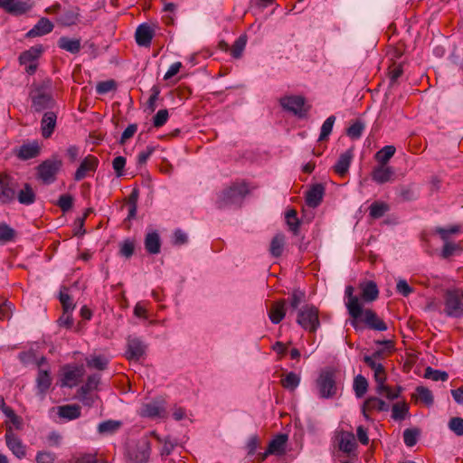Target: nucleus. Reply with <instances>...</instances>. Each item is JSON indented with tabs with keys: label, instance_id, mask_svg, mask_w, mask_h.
Instances as JSON below:
<instances>
[{
	"label": "nucleus",
	"instance_id": "36",
	"mask_svg": "<svg viewBox=\"0 0 463 463\" xmlns=\"http://www.w3.org/2000/svg\"><path fill=\"white\" fill-rule=\"evenodd\" d=\"M286 315L285 301L275 302L272 304L269 317L273 324H279Z\"/></svg>",
	"mask_w": 463,
	"mask_h": 463
},
{
	"label": "nucleus",
	"instance_id": "46",
	"mask_svg": "<svg viewBox=\"0 0 463 463\" xmlns=\"http://www.w3.org/2000/svg\"><path fill=\"white\" fill-rule=\"evenodd\" d=\"M156 438L157 439V440L163 444L162 446V449H161V455L162 456H168L172 453V451L174 450L176 443L175 441H174L170 437H165V438H161L160 436L158 435H155Z\"/></svg>",
	"mask_w": 463,
	"mask_h": 463
},
{
	"label": "nucleus",
	"instance_id": "45",
	"mask_svg": "<svg viewBox=\"0 0 463 463\" xmlns=\"http://www.w3.org/2000/svg\"><path fill=\"white\" fill-rule=\"evenodd\" d=\"M409 411V406L406 402H397L392 405V417L396 420L405 419Z\"/></svg>",
	"mask_w": 463,
	"mask_h": 463
},
{
	"label": "nucleus",
	"instance_id": "19",
	"mask_svg": "<svg viewBox=\"0 0 463 463\" xmlns=\"http://www.w3.org/2000/svg\"><path fill=\"white\" fill-rule=\"evenodd\" d=\"M338 448L341 451L350 454L356 449L354 435L349 431H341L337 436Z\"/></svg>",
	"mask_w": 463,
	"mask_h": 463
},
{
	"label": "nucleus",
	"instance_id": "58",
	"mask_svg": "<svg viewBox=\"0 0 463 463\" xmlns=\"http://www.w3.org/2000/svg\"><path fill=\"white\" fill-rule=\"evenodd\" d=\"M396 290L399 294H401L403 297H408L414 291L413 288H411L408 284V282L403 279H399L397 280Z\"/></svg>",
	"mask_w": 463,
	"mask_h": 463
},
{
	"label": "nucleus",
	"instance_id": "28",
	"mask_svg": "<svg viewBox=\"0 0 463 463\" xmlns=\"http://www.w3.org/2000/svg\"><path fill=\"white\" fill-rule=\"evenodd\" d=\"M145 249L150 254H157L161 249V240L159 234L155 232H148L145 238Z\"/></svg>",
	"mask_w": 463,
	"mask_h": 463
},
{
	"label": "nucleus",
	"instance_id": "15",
	"mask_svg": "<svg viewBox=\"0 0 463 463\" xmlns=\"http://www.w3.org/2000/svg\"><path fill=\"white\" fill-rule=\"evenodd\" d=\"M15 185L7 175H0V203H11L15 199Z\"/></svg>",
	"mask_w": 463,
	"mask_h": 463
},
{
	"label": "nucleus",
	"instance_id": "24",
	"mask_svg": "<svg viewBox=\"0 0 463 463\" xmlns=\"http://www.w3.org/2000/svg\"><path fill=\"white\" fill-rule=\"evenodd\" d=\"M354 157V153L352 149H348L342 153L334 165V170L339 175H344L348 172L351 162Z\"/></svg>",
	"mask_w": 463,
	"mask_h": 463
},
{
	"label": "nucleus",
	"instance_id": "43",
	"mask_svg": "<svg viewBox=\"0 0 463 463\" xmlns=\"http://www.w3.org/2000/svg\"><path fill=\"white\" fill-rule=\"evenodd\" d=\"M246 43H247L246 35H244V34L241 35L232 44V46L231 48V55L235 59L241 58L242 55V52L245 49Z\"/></svg>",
	"mask_w": 463,
	"mask_h": 463
},
{
	"label": "nucleus",
	"instance_id": "57",
	"mask_svg": "<svg viewBox=\"0 0 463 463\" xmlns=\"http://www.w3.org/2000/svg\"><path fill=\"white\" fill-rule=\"evenodd\" d=\"M419 432L413 429H406L403 431V440L406 446L412 447L417 443Z\"/></svg>",
	"mask_w": 463,
	"mask_h": 463
},
{
	"label": "nucleus",
	"instance_id": "59",
	"mask_svg": "<svg viewBox=\"0 0 463 463\" xmlns=\"http://www.w3.org/2000/svg\"><path fill=\"white\" fill-rule=\"evenodd\" d=\"M60 301L62 304L63 309L65 313L72 311L74 308V305L70 295L66 290L60 292Z\"/></svg>",
	"mask_w": 463,
	"mask_h": 463
},
{
	"label": "nucleus",
	"instance_id": "53",
	"mask_svg": "<svg viewBox=\"0 0 463 463\" xmlns=\"http://www.w3.org/2000/svg\"><path fill=\"white\" fill-rule=\"evenodd\" d=\"M116 89V82L112 80L100 81L96 86V91L98 94H107Z\"/></svg>",
	"mask_w": 463,
	"mask_h": 463
},
{
	"label": "nucleus",
	"instance_id": "2",
	"mask_svg": "<svg viewBox=\"0 0 463 463\" xmlns=\"http://www.w3.org/2000/svg\"><path fill=\"white\" fill-rule=\"evenodd\" d=\"M443 313L452 318L463 317V289L449 288L443 295Z\"/></svg>",
	"mask_w": 463,
	"mask_h": 463
},
{
	"label": "nucleus",
	"instance_id": "33",
	"mask_svg": "<svg viewBox=\"0 0 463 463\" xmlns=\"http://www.w3.org/2000/svg\"><path fill=\"white\" fill-rule=\"evenodd\" d=\"M288 441V436L286 434H279L273 439L270 440L268 447V453L273 455H281L285 452V447Z\"/></svg>",
	"mask_w": 463,
	"mask_h": 463
},
{
	"label": "nucleus",
	"instance_id": "54",
	"mask_svg": "<svg viewBox=\"0 0 463 463\" xmlns=\"http://www.w3.org/2000/svg\"><path fill=\"white\" fill-rule=\"evenodd\" d=\"M446 279L445 278H439L438 276L431 277V278H426L423 280H419L418 282L420 284L425 285L426 287L438 288L443 286Z\"/></svg>",
	"mask_w": 463,
	"mask_h": 463
},
{
	"label": "nucleus",
	"instance_id": "61",
	"mask_svg": "<svg viewBox=\"0 0 463 463\" xmlns=\"http://www.w3.org/2000/svg\"><path fill=\"white\" fill-rule=\"evenodd\" d=\"M125 165H126V158L124 156H118L113 159L112 166L116 173V175L118 177H120L123 175V169H124Z\"/></svg>",
	"mask_w": 463,
	"mask_h": 463
},
{
	"label": "nucleus",
	"instance_id": "40",
	"mask_svg": "<svg viewBox=\"0 0 463 463\" xmlns=\"http://www.w3.org/2000/svg\"><path fill=\"white\" fill-rule=\"evenodd\" d=\"M285 246V236L283 234H277L273 237L270 242L269 251L273 257L281 256Z\"/></svg>",
	"mask_w": 463,
	"mask_h": 463
},
{
	"label": "nucleus",
	"instance_id": "8",
	"mask_svg": "<svg viewBox=\"0 0 463 463\" xmlns=\"http://www.w3.org/2000/svg\"><path fill=\"white\" fill-rule=\"evenodd\" d=\"M62 165V162L57 158H52L43 161L38 167V177L44 184H52L55 181V176Z\"/></svg>",
	"mask_w": 463,
	"mask_h": 463
},
{
	"label": "nucleus",
	"instance_id": "34",
	"mask_svg": "<svg viewBox=\"0 0 463 463\" xmlns=\"http://www.w3.org/2000/svg\"><path fill=\"white\" fill-rule=\"evenodd\" d=\"M300 381L301 376L299 373L289 372L281 377L280 383L286 390L293 392L298 387Z\"/></svg>",
	"mask_w": 463,
	"mask_h": 463
},
{
	"label": "nucleus",
	"instance_id": "5",
	"mask_svg": "<svg viewBox=\"0 0 463 463\" xmlns=\"http://www.w3.org/2000/svg\"><path fill=\"white\" fill-rule=\"evenodd\" d=\"M298 324L307 331L316 332L320 326L318 309L311 305H307L298 313Z\"/></svg>",
	"mask_w": 463,
	"mask_h": 463
},
{
	"label": "nucleus",
	"instance_id": "37",
	"mask_svg": "<svg viewBox=\"0 0 463 463\" xmlns=\"http://www.w3.org/2000/svg\"><path fill=\"white\" fill-rule=\"evenodd\" d=\"M122 426L120 420H108L98 425V432L101 435H112L116 433Z\"/></svg>",
	"mask_w": 463,
	"mask_h": 463
},
{
	"label": "nucleus",
	"instance_id": "23",
	"mask_svg": "<svg viewBox=\"0 0 463 463\" xmlns=\"http://www.w3.org/2000/svg\"><path fill=\"white\" fill-rule=\"evenodd\" d=\"M52 384V377L48 370L39 369L36 377L37 394L43 398Z\"/></svg>",
	"mask_w": 463,
	"mask_h": 463
},
{
	"label": "nucleus",
	"instance_id": "39",
	"mask_svg": "<svg viewBox=\"0 0 463 463\" xmlns=\"http://www.w3.org/2000/svg\"><path fill=\"white\" fill-rule=\"evenodd\" d=\"M39 151L40 147L36 142L24 144L20 147L18 156L23 159H30L37 156Z\"/></svg>",
	"mask_w": 463,
	"mask_h": 463
},
{
	"label": "nucleus",
	"instance_id": "26",
	"mask_svg": "<svg viewBox=\"0 0 463 463\" xmlns=\"http://www.w3.org/2000/svg\"><path fill=\"white\" fill-rule=\"evenodd\" d=\"M362 410L364 418L368 419L366 411H387L389 404L377 397H369L364 401Z\"/></svg>",
	"mask_w": 463,
	"mask_h": 463
},
{
	"label": "nucleus",
	"instance_id": "63",
	"mask_svg": "<svg viewBox=\"0 0 463 463\" xmlns=\"http://www.w3.org/2000/svg\"><path fill=\"white\" fill-rule=\"evenodd\" d=\"M73 203L72 196L70 194H62L58 200V205L62 212H68Z\"/></svg>",
	"mask_w": 463,
	"mask_h": 463
},
{
	"label": "nucleus",
	"instance_id": "14",
	"mask_svg": "<svg viewBox=\"0 0 463 463\" xmlns=\"http://www.w3.org/2000/svg\"><path fill=\"white\" fill-rule=\"evenodd\" d=\"M146 351V345L138 337L129 336L128 338V348L126 357L129 361H138Z\"/></svg>",
	"mask_w": 463,
	"mask_h": 463
},
{
	"label": "nucleus",
	"instance_id": "12",
	"mask_svg": "<svg viewBox=\"0 0 463 463\" xmlns=\"http://www.w3.org/2000/svg\"><path fill=\"white\" fill-rule=\"evenodd\" d=\"M354 288L352 286H347L345 288V297L347 298V301L345 303L349 315L353 317L351 321V325L354 327H356V320L361 317V303L358 297L354 295Z\"/></svg>",
	"mask_w": 463,
	"mask_h": 463
},
{
	"label": "nucleus",
	"instance_id": "17",
	"mask_svg": "<svg viewBox=\"0 0 463 463\" xmlns=\"http://www.w3.org/2000/svg\"><path fill=\"white\" fill-rule=\"evenodd\" d=\"M154 35L155 30L149 24H142L137 28L135 38L137 45L148 47L151 44Z\"/></svg>",
	"mask_w": 463,
	"mask_h": 463
},
{
	"label": "nucleus",
	"instance_id": "38",
	"mask_svg": "<svg viewBox=\"0 0 463 463\" xmlns=\"http://www.w3.org/2000/svg\"><path fill=\"white\" fill-rule=\"evenodd\" d=\"M395 151L396 148L394 146H384L375 154L374 158L379 164L387 165L389 160L394 156Z\"/></svg>",
	"mask_w": 463,
	"mask_h": 463
},
{
	"label": "nucleus",
	"instance_id": "16",
	"mask_svg": "<svg viewBox=\"0 0 463 463\" xmlns=\"http://www.w3.org/2000/svg\"><path fill=\"white\" fill-rule=\"evenodd\" d=\"M151 447L147 439H143L138 442L137 447L130 453V458L135 463H146L150 457Z\"/></svg>",
	"mask_w": 463,
	"mask_h": 463
},
{
	"label": "nucleus",
	"instance_id": "41",
	"mask_svg": "<svg viewBox=\"0 0 463 463\" xmlns=\"http://www.w3.org/2000/svg\"><path fill=\"white\" fill-rule=\"evenodd\" d=\"M16 236V232L5 222H0V243L5 244L13 241Z\"/></svg>",
	"mask_w": 463,
	"mask_h": 463
},
{
	"label": "nucleus",
	"instance_id": "55",
	"mask_svg": "<svg viewBox=\"0 0 463 463\" xmlns=\"http://www.w3.org/2000/svg\"><path fill=\"white\" fill-rule=\"evenodd\" d=\"M13 311V305L11 302L0 298V319L10 318Z\"/></svg>",
	"mask_w": 463,
	"mask_h": 463
},
{
	"label": "nucleus",
	"instance_id": "64",
	"mask_svg": "<svg viewBox=\"0 0 463 463\" xmlns=\"http://www.w3.org/2000/svg\"><path fill=\"white\" fill-rule=\"evenodd\" d=\"M100 376L99 374H93L89 376L87 383L81 387L84 392L96 389L99 383Z\"/></svg>",
	"mask_w": 463,
	"mask_h": 463
},
{
	"label": "nucleus",
	"instance_id": "25",
	"mask_svg": "<svg viewBox=\"0 0 463 463\" xmlns=\"http://www.w3.org/2000/svg\"><path fill=\"white\" fill-rule=\"evenodd\" d=\"M58 47L63 51H66L71 54H77L81 49V42L79 38H70L67 36H61L58 40Z\"/></svg>",
	"mask_w": 463,
	"mask_h": 463
},
{
	"label": "nucleus",
	"instance_id": "50",
	"mask_svg": "<svg viewBox=\"0 0 463 463\" xmlns=\"http://www.w3.org/2000/svg\"><path fill=\"white\" fill-rule=\"evenodd\" d=\"M365 128L364 124L360 121L356 120L354 123H353L347 129V135L352 139H358L361 137L364 130Z\"/></svg>",
	"mask_w": 463,
	"mask_h": 463
},
{
	"label": "nucleus",
	"instance_id": "48",
	"mask_svg": "<svg viewBox=\"0 0 463 463\" xmlns=\"http://www.w3.org/2000/svg\"><path fill=\"white\" fill-rule=\"evenodd\" d=\"M389 210L388 205L382 202H374L370 206V215L378 219L383 216V214Z\"/></svg>",
	"mask_w": 463,
	"mask_h": 463
},
{
	"label": "nucleus",
	"instance_id": "44",
	"mask_svg": "<svg viewBox=\"0 0 463 463\" xmlns=\"http://www.w3.org/2000/svg\"><path fill=\"white\" fill-rule=\"evenodd\" d=\"M415 396L427 406H431L433 404L434 399L432 392L424 386H419L416 388Z\"/></svg>",
	"mask_w": 463,
	"mask_h": 463
},
{
	"label": "nucleus",
	"instance_id": "1",
	"mask_svg": "<svg viewBox=\"0 0 463 463\" xmlns=\"http://www.w3.org/2000/svg\"><path fill=\"white\" fill-rule=\"evenodd\" d=\"M364 361L373 371L377 392L385 396L389 400L398 398L402 388L398 387L396 391H393L385 384L386 375L383 365L381 363L374 361L373 357H369V355H365L364 357Z\"/></svg>",
	"mask_w": 463,
	"mask_h": 463
},
{
	"label": "nucleus",
	"instance_id": "56",
	"mask_svg": "<svg viewBox=\"0 0 463 463\" xmlns=\"http://www.w3.org/2000/svg\"><path fill=\"white\" fill-rule=\"evenodd\" d=\"M449 428L456 435L462 436L463 435V419L460 417L452 418L449 422Z\"/></svg>",
	"mask_w": 463,
	"mask_h": 463
},
{
	"label": "nucleus",
	"instance_id": "49",
	"mask_svg": "<svg viewBox=\"0 0 463 463\" xmlns=\"http://www.w3.org/2000/svg\"><path fill=\"white\" fill-rule=\"evenodd\" d=\"M424 376L428 379H430L432 381L438 382H445L449 378V374L440 370L432 369L431 367H428L425 371Z\"/></svg>",
	"mask_w": 463,
	"mask_h": 463
},
{
	"label": "nucleus",
	"instance_id": "21",
	"mask_svg": "<svg viewBox=\"0 0 463 463\" xmlns=\"http://www.w3.org/2000/svg\"><path fill=\"white\" fill-rule=\"evenodd\" d=\"M394 175V171L387 165H381L375 166L372 173V179L377 184H384L391 181Z\"/></svg>",
	"mask_w": 463,
	"mask_h": 463
},
{
	"label": "nucleus",
	"instance_id": "35",
	"mask_svg": "<svg viewBox=\"0 0 463 463\" xmlns=\"http://www.w3.org/2000/svg\"><path fill=\"white\" fill-rule=\"evenodd\" d=\"M36 195L29 184H24L17 193V200L21 204L31 205L35 202Z\"/></svg>",
	"mask_w": 463,
	"mask_h": 463
},
{
	"label": "nucleus",
	"instance_id": "27",
	"mask_svg": "<svg viewBox=\"0 0 463 463\" xmlns=\"http://www.w3.org/2000/svg\"><path fill=\"white\" fill-rule=\"evenodd\" d=\"M53 24L47 18H41L37 24L26 33L27 37L43 36L51 33Z\"/></svg>",
	"mask_w": 463,
	"mask_h": 463
},
{
	"label": "nucleus",
	"instance_id": "22",
	"mask_svg": "<svg viewBox=\"0 0 463 463\" xmlns=\"http://www.w3.org/2000/svg\"><path fill=\"white\" fill-rule=\"evenodd\" d=\"M57 116L52 111H48L43 114V117L41 120V130L42 136L44 138H49L56 127Z\"/></svg>",
	"mask_w": 463,
	"mask_h": 463
},
{
	"label": "nucleus",
	"instance_id": "60",
	"mask_svg": "<svg viewBox=\"0 0 463 463\" xmlns=\"http://www.w3.org/2000/svg\"><path fill=\"white\" fill-rule=\"evenodd\" d=\"M55 458V454L50 451H39L35 457L37 463H54Z\"/></svg>",
	"mask_w": 463,
	"mask_h": 463
},
{
	"label": "nucleus",
	"instance_id": "42",
	"mask_svg": "<svg viewBox=\"0 0 463 463\" xmlns=\"http://www.w3.org/2000/svg\"><path fill=\"white\" fill-rule=\"evenodd\" d=\"M368 382L365 377L358 374L354 380V391L357 398H362L367 392Z\"/></svg>",
	"mask_w": 463,
	"mask_h": 463
},
{
	"label": "nucleus",
	"instance_id": "6",
	"mask_svg": "<svg viewBox=\"0 0 463 463\" xmlns=\"http://www.w3.org/2000/svg\"><path fill=\"white\" fill-rule=\"evenodd\" d=\"M318 395L323 399H330L335 396L337 388L335 373L332 371H322L317 379Z\"/></svg>",
	"mask_w": 463,
	"mask_h": 463
},
{
	"label": "nucleus",
	"instance_id": "31",
	"mask_svg": "<svg viewBox=\"0 0 463 463\" xmlns=\"http://www.w3.org/2000/svg\"><path fill=\"white\" fill-rule=\"evenodd\" d=\"M324 195V187L321 184L313 186L306 195V203L309 207H317Z\"/></svg>",
	"mask_w": 463,
	"mask_h": 463
},
{
	"label": "nucleus",
	"instance_id": "47",
	"mask_svg": "<svg viewBox=\"0 0 463 463\" xmlns=\"http://www.w3.org/2000/svg\"><path fill=\"white\" fill-rule=\"evenodd\" d=\"M335 121V116H330L324 121V123L321 127V131H320V135H319V138H318L319 141H323L329 137V135L332 132Z\"/></svg>",
	"mask_w": 463,
	"mask_h": 463
},
{
	"label": "nucleus",
	"instance_id": "20",
	"mask_svg": "<svg viewBox=\"0 0 463 463\" xmlns=\"http://www.w3.org/2000/svg\"><path fill=\"white\" fill-rule=\"evenodd\" d=\"M0 8L10 14H21L30 9V5L19 0H0Z\"/></svg>",
	"mask_w": 463,
	"mask_h": 463
},
{
	"label": "nucleus",
	"instance_id": "52",
	"mask_svg": "<svg viewBox=\"0 0 463 463\" xmlns=\"http://www.w3.org/2000/svg\"><path fill=\"white\" fill-rule=\"evenodd\" d=\"M108 362L109 361L106 357L101 355H96L87 360V365L89 367L95 368L98 370H103L106 368Z\"/></svg>",
	"mask_w": 463,
	"mask_h": 463
},
{
	"label": "nucleus",
	"instance_id": "3",
	"mask_svg": "<svg viewBox=\"0 0 463 463\" xmlns=\"http://www.w3.org/2000/svg\"><path fill=\"white\" fill-rule=\"evenodd\" d=\"M50 81L43 82L41 85L34 87L30 97L32 99V108L40 112L42 110L52 109L54 105V99L51 93Z\"/></svg>",
	"mask_w": 463,
	"mask_h": 463
},
{
	"label": "nucleus",
	"instance_id": "10",
	"mask_svg": "<svg viewBox=\"0 0 463 463\" xmlns=\"http://www.w3.org/2000/svg\"><path fill=\"white\" fill-rule=\"evenodd\" d=\"M282 108L298 117H304L307 109L305 107V99L301 96H286L280 99Z\"/></svg>",
	"mask_w": 463,
	"mask_h": 463
},
{
	"label": "nucleus",
	"instance_id": "9",
	"mask_svg": "<svg viewBox=\"0 0 463 463\" xmlns=\"http://www.w3.org/2000/svg\"><path fill=\"white\" fill-rule=\"evenodd\" d=\"M5 444L11 452L19 459L26 455V447L21 439L14 432L12 427H7L5 434Z\"/></svg>",
	"mask_w": 463,
	"mask_h": 463
},
{
	"label": "nucleus",
	"instance_id": "51",
	"mask_svg": "<svg viewBox=\"0 0 463 463\" xmlns=\"http://www.w3.org/2000/svg\"><path fill=\"white\" fill-rule=\"evenodd\" d=\"M286 222L289 230L296 233L299 227V221L295 210L291 209L286 213Z\"/></svg>",
	"mask_w": 463,
	"mask_h": 463
},
{
	"label": "nucleus",
	"instance_id": "29",
	"mask_svg": "<svg viewBox=\"0 0 463 463\" xmlns=\"http://www.w3.org/2000/svg\"><path fill=\"white\" fill-rule=\"evenodd\" d=\"M361 297L365 302H372L378 298L379 290L373 281H365L360 284Z\"/></svg>",
	"mask_w": 463,
	"mask_h": 463
},
{
	"label": "nucleus",
	"instance_id": "30",
	"mask_svg": "<svg viewBox=\"0 0 463 463\" xmlns=\"http://www.w3.org/2000/svg\"><path fill=\"white\" fill-rule=\"evenodd\" d=\"M81 408L77 404H67L58 407V415L67 420H73L80 417Z\"/></svg>",
	"mask_w": 463,
	"mask_h": 463
},
{
	"label": "nucleus",
	"instance_id": "7",
	"mask_svg": "<svg viewBox=\"0 0 463 463\" xmlns=\"http://www.w3.org/2000/svg\"><path fill=\"white\" fill-rule=\"evenodd\" d=\"M249 193L246 184H234L228 189L224 190L220 197V206H227L239 203L244 196Z\"/></svg>",
	"mask_w": 463,
	"mask_h": 463
},
{
	"label": "nucleus",
	"instance_id": "13",
	"mask_svg": "<svg viewBox=\"0 0 463 463\" xmlns=\"http://www.w3.org/2000/svg\"><path fill=\"white\" fill-rule=\"evenodd\" d=\"M99 165V159L92 156L88 155L80 162L79 167L74 174L75 181H81L88 175L94 174Z\"/></svg>",
	"mask_w": 463,
	"mask_h": 463
},
{
	"label": "nucleus",
	"instance_id": "32",
	"mask_svg": "<svg viewBox=\"0 0 463 463\" xmlns=\"http://www.w3.org/2000/svg\"><path fill=\"white\" fill-rule=\"evenodd\" d=\"M43 52L42 46H33L29 50L23 52L19 56V62L21 65H27L36 63L38 58Z\"/></svg>",
	"mask_w": 463,
	"mask_h": 463
},
{
	"label": "nucleus",
	"instance_id": "62",
	"mask_svg": "<svg viewBox=\"0 0 463 463\" xmlns=\"http://www.w3.org/2000/svg\"><path fill=\"white\" fill-rule=\"evenodd\" d=\"M168 119V111L166 109H160L155 115L153 124L156 128L164 126Z\"/></svg>",
	"mask_w": 463,
	"mask_h": 463
},
{
	"label": "nucleus",
	"instance_id": "4",
	"mask_svg": "<svg viewBox=\"0 0 463 463\" xmlns=\"http://www.w3.org/2000/svg\"><path fill=\"white\" fill-rule=\"evenodd\" d=\"M137 414L142 418L152 420L165 419L167 415L165 399L158 396L143 402Z\"/></svg>",
	"mask_w": 463,
	"mask_h": 463
},
{
	"label": "nucleus",
	"instance_id": "11",
	"mask_svg": "<svg viewBox=\"0 0 463 463\" xmlns=\"http://www.w3.org/2000/svg\"><path fill=\"white\" fill-rule=\"evenodd\" d=\"M358 321L364 322L370 329L377 331L387 330L386 324L372 309L364 310L361 307V317L356 320V329L358 328Z\"/></svg>",
	"mask_w": 463,
	"mask_h": 463
},
{
	"label": "nucleus",
	"instance_id": "18",
	"mask_svg": "<svg viewBox=\"0 0 463 463\" xmlns=\"http://www.w3.org/2000/svg\"><path fill=\"white\" fill-rule=\"evenodd\" d=\"M82 366H67L64 368L61 385L73 387L77 385L80 378L83 375Z\"/></svg>",
	"mask_w": 463,
	"mask_h": 463
}]
</instances>
